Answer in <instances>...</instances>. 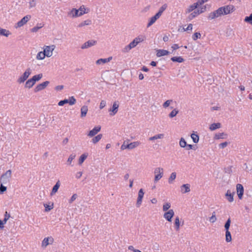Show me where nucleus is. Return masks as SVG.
Wrapping results in <instances>:
<instances>
[{
  "label": "nucleus",
  "mask_w": 252,
  "mask_h": 252,
  "mask_svg": "<svg viewBox=\"0 0 252 252\" xmlns=\"http://www.w3.org/2000/svg\"><path fill=\"white\" fill-rule=\"evenodd\" d=\"M235 10V7L233 5H227L219 7L216 10L210 12L207 18L209 20H212L223 15H226L232 13Z\"/></svg>",
  "instance_id": "1"
},
{
  "label": "nucleus",
  "mask_w": 252,
  "mask_h": 252,
  "mask_svg": "<svg viewBox=\"0 0 252 252\" xmlns=\"http://www.w3.org/2000/svg\"><path fill=\"white\" fill-rule=\"evenodd\" d=\"M146 36L144 35H139L135 37L128 45L126 46L122 50L123 53H127L131 49L135 47L139 43L146 40Z\"/></svg>",
  "instance_id": "2"
},
{
  "label": "nucleus",
  "mask_w": 252,
  "mask_h": 252,
  "mask_svg": "<svg viewBox=\"0 0 252 252\" xmlns=\"http://www.w3.org/2000/svg\"><path fill=\"white\" fill-rule=\"evenodd\" d=\"M163 168L161 167H156L154 169V174H155V178H154V182H158L160 179H161L163 176Z\"/></svg>",
  "instance_id": "3"
},
{
  "label": "nucleus",
  "mask_w": 252,
  "mask_h": 252,
  "mask_svg": "<svg viewBox=\"0 0 252 252\" xmlns=\"http://www.w3.org/2000/svg\"><path fill=\"white\" fill-rule=\"evenodd\" d=\"M56 48V45L54 44L50 45H45L43 47V51L44 52V54L47 57L50 58L53 55V52Z\"/></svg>",
  "instance_id": "4"
},
{
  "label": "nucleus",
  "mask_w": 252,
  "mask_h": 252,
  "mask_svg": "<svg viewBox=\"0 0 252 252\" xmlns=\"http://www.w3.org/2000/svg\"><path fill=\"white\" fill-rule=\"evenodd\" d=\"M32 73V70L30 68H28L26 69L24 73L19 77L17 82L19 84L24 83L29 77Z\"/></svg>",
  "instance_id": "5"
},
{
  "label": "nucleus",
  "mask_w": 252,
  "mask_h": 252,
  "mask_svg": "<svg viewBox=\"0 0 252 252\" xmlns=\"http://www.w3.org/2000/svg\"><path fill=\"white\" fill-rule=\"evenodd\" d=\"M120 103L118 101H115L113 102L112 107H111L109 110L108 112H109V115L111 116H114L116 115L118 111V108L119 107Z\"/></svg>",
  "instance_id": "6"
},
{
  "label": "nucleus",
  "mask_w": 252,
  "mask_h": 252,
  "mask_svg": "<svg viewBox=\"0 0 252 252\" xmlns=\"http://www.w3.org/2000/svg\"><path fill=\"white\" fill-rule=\"evenodd\" d=\"M54 242V239L52 236H49L43 239L41 243V247L45 248L49 245H52Z\"/></svg>",
  "instance_id": "7"
},
{
  "label": "nucleus",
  "mask_w": 252,
  "mask_h": 252,
  "mask_svg": "<svg viewBox=\"0 0 252 252\" xmlns=\"http://www.w3.org/2000/svg\"><path fill=\"white\" fill-rule=\"evenodd\" d=\"M31 15H27L24 16L20 21L16 24V28H20L26 24L31 18Z\"/></svg>",
  "instance_id": "8"
},
{
  "label": "nucleus",
  "mask_w": 252,
  "mask_h": 252,
  "mask_svg": "<svg viewBox=\"0 0 252 252\" xmlns=\"http://www.w3.org/2000/svg\"><path fill=\"white\" fill-rule=\"evenodd\" d=\"M144 194V192L143 189H140L138 192V197L136 203L137 207H139L141 206Z\"/></svg>",
  "instance_id": "9"
},
{
  "label": "nucleus",
  "mask_w": 252,
  "mask_h": 252,
  "mask_svg": "<svg viewBox=\"0 0 252 252\" xmlns=\"http://www.w3.org/2000/svg\"><path fill=\"white\" fill-rule=\"evenodd\" d=\"M174 215V212L173 210L170 209L168 211L165 212L163 214L164 218L168 221L171 222L172 219Z\"/></svg>",
  "instance_id": "10"
},
{
  "label": "nucleus",
  "mask_w": 252,
  "mask_h": 252,
  "mask_svg": "<svg viewBox=\"0 0 252 252\" xmlns=\"http://www.w3.org/2000/svg\"><path fill=\"white\" fill-rule=\"evenodd\" d=\"M236 190L239 199H242L244 191L243 186L240 184H237Z\"/></svg>",
  "instance_id": "11"
},
{
  "label": "nucleus",
  "mask_w": 252,
  "mask_h": 252,
  "mask_svg": "<svg viewBox=\"0 0 252 252\" xmlns=\"http://www.w3.org/2000/svg\"><path fill=\"white\" fill-rule=\"evenodd\" d=\"M49 84V81H45L37 85L34 89V92L36 93L44 90Z\"/></svg>",
  "instance_id": "12"
},
{
  "label": "nucleus",
  "mask_w": 252,
  "mask_h": 252,
  "mask_svg": "<svg viewBox=\"0 0 252 252\" xmlns=\"http://www.w3.org/2000/svg\"><path fill=\"white\" fill-rule=\"evenodd\" d=\"M101 130V126H95L92 130H90L87 134L89 137H93L98 133Z\"/></svg>",
  "instance_id": "13"
},
{
  "label": "nucleus",
  "mask_w": 252,
  "mask_h": 252,
  "mask_svg": "<svg viewBox=\"0 0 252 252\" xmlns=\"http://www.w3.org/2000/svg\"><path fill=\"white\" fill-rule=\"evenodd\" d=\"M96 41L94 40H90L85 42L83 44H82L81 48L82 49H87L88 48L94 46L96 44Z\"/></svg>",
  "instance_id": "14"
},
{
  "label": "nucleus",
  "mask_w": 252,
  "mask_h": 252,
  "mask_svg": "<svg viewBox=\"0 0 252 252\" xmlns=\"http://www.w3.org/2000/svg\"><path fill=\"white\" fill-rule=\"evenodd\" d=\"M68 15L72 18L80 17L79 10L76 8H72L68 13Z\"/></svg>",
  "instance_id": "15"
},
{
  "label": "nucleus",
  "mask_w": 252,
  "mask_h": 252,
  "mask_svg": "<svg viewBox=\"0 0 252 252\" xmlns=\"http://www.w3.org/2000/svg\"><path fill=\"white\" fill-rule=\"evenodd\" d=\"M11 173H12V172H11V170H7L4 174H3V175H1L0 179L1 180L3 179L4 181H8L9 179L11 177Z\"/></svg>",
  "instance_id": "16"
},
{
  "label": "nucleus",
  "mask_w": 252,
  "mask_h": 252,
  "mask_svg": "<svg viewBox=\"0 0 252 252\" xmlns=\"http://www.w3.org/2000/svg\"><path fill=\"white\" fill-rule=\"evenodd\" d=\"M190 191V185L189 184H184L181 187V192L182 193H188Z\"/></svg>",
  "instance_id": "17"
},
{
  "label": "nucleus",
  "mask_w": 252,
  "mask_h": 252,
  "mask_svg": "<svg viewBox=\"0 0 252 252\" xmlns=\"http://www.w3.org/2000/svg\"><path fill=\"white\" fill-rule=\"evenodd\" d=\"M112 57H110L108 58H105V59H100L97 60L96 61V63L98 65H99L101 64H104V63L109 62L110 61L112 60Z\"/></svg>",
  "instance_id": "18"
},
{
  "label": "nucleus",
  "mask_w": 252,
  "mask_h": 252,
  "mask_svg": "<svg viewBox=\"0 0 252 252\" xmlns=\"http://www.w3.org/2000/svg\"><path fill=\"white\" fill-rule=\"evenodd\" d=\"M234 194V192L231 193L230 190H227L226 193H225V196L227 200L229 202H232L233 201V196Z\"/></svg>",
  "instance_id": "19"
},
{
  "label": "nucleus",
  "mask_w": 252,
  "mask_h": 252,
  "mask_svg": "<svg viewBox=\"0 0 252 252\" xmlns=\"http://www.w3.org/2000/svg\"><path fill=\"white\" fill-rule=\"evenodd\" d=\"M61 186V183L60 181H58L55 185L53 187L52 190L50 193V195L53 196L54 195L58 190L60 187Z\"/></svg>",
  "instance_id": "20"
},
{
  "label": "nucleus",
  "mask_w": 252,
  "mask_h": 252,
  "mask_svg": "<svg viewBox=\"0 0 252 252\" xmlns=\"http://www.w3.org/2000/svg\"><path fill=\"white\" fill-rule=\"evenodd\" d=\"M169 52L166 50L159 49L157 51V56L158 57L167 55Z\"/></svg>",
  "instance_id": "21"
},
{
  "label": "nucleus",
  "mask_w": 252,
  "mask_h": 252,
  "mask_svg": "<svg viewBox=\"0 0 252 252\" xmlns=\"http://www.w3.org/2000/svg\"><path fill=\"white\" fill-rule=\"evenodd\" d=\"M159 17H160L158 15H157V14L155 16L152 17L150 19L149 22L147 24V27L148 28L151 26Z\"/></svg>",
  "instance_id": "22"
},
{
  "label": "nucleus",
  "mask_w": 252,
  "mask_h": 252,
  "mask_svg": "<svg viewBox=\"0 0 252 252\" xmlns=\"http://www.w3.org/2000/svg\"><path fill=\"white\" fill-rule=\"evenodd\" d=\"M227 137V134L224 132L218 133H216L214 136L215 139H225Z\"/></svg>",
  "instance_id": "23"
},
{
  "label": "nucleus",
  "mask_w": 252,
  "mask_h": 252,
  "mask_svg": "<svg viewBox=\"0 0 252 252\" xmlns=\"http://www.w3.org/2000/svg\"><path fill=\"white\" fill-rule=\"evenodd\" d=\"M91 24H92L91 20L87 19V20L82 21V22L79 23L77 27L79 28H82L86 26H89V25H91Z\"/></svg>",
  "instance_id": "24"
},
{
  "label": "nucleus",
  "mask_w": 252,
  "mask_h": 252,
  "mask_svg": "<svg viewBox=\"0 0 252 252\" xmlns=\"http://www.w3.org/2000/svg\"><path fill=\"white\" fill-rule=\"evenodd\" d=\"M164 137V134L163 133H159L157 135H155L152 137H151L149 138V140L150 141H154L157 139H163Z\"/></svg>",
  "instance_id": "25"
},
{
  "label": "nucleus",
  "mask_w": 252,
  "mask_h": 252,
  "mask_svg": "<svg viewBox=\"0 0 252 252\" xmlns=\"http://www.w3.org/2000/svg\"><path fill=\"white\" fill-rule=\"evenodd\" d=\"M203 12V10H197L194 11L193 12L191 13L189 16V20H192L194 18H195L197 15L200 14V13Z\"/></svg>",
  "instance_id": "26"
},
{
  "label": "nucleus",
  "mask_w": 252,
  "mask_h": 252,
  "mask_svg": "<svg viewBox=\"0 0 252 252\" xmlns=\"http://www.w3.org/2000/svg\"><path fill=\"white\" fill-rule=\"evenodd\" d=\"M200 4L198 3V1L193 4L190 5L189 8L187 9V12L189 13L196 9Z\"/></svg>",
  "instance_id": "27"
},
{
  "label": "nucleus",
  "mask_w": 252,
  "mask_h": 252,
  "mask_svg": "<svg viewBox=\"0 0 252 252\" xmlns=\"http://www.w3.org/2000/svg\"><path fill=\"white\" fill-rule=\"evenodd\" d=\"M141 145V142L139 141H134L128 144L129 149L132 150L136 148Z\"/></svg>",
  "instance_id": "28"
},
{
  "label": "nucleus",
  "mask_w": 252,
  "mask_h": 252,
  "mask_svg": "<svg viewBox=\"0 0 252 252\" xmlns=\"http://www.w3.org/2000/svg\"><path fill=\"white\" fill-rule=\"evenodd\" d=\"M78 10H79L80 16H82L84 14L88 13L89 12V9L85 8L84 5L81 6Z\"/></svg>",
  "instance_id": "29"
},
{
  "label": "nucleus",
  "mask_w": 252,
  "mask_h": 252,
  "mask_svg": "<svg viewBox=\"0 0 252 252\" xmlns=\"http://www.w3.org/2000/svg\"><path fill=\"white\" fill-rule=\"evenodd\" d=\"M174 226L176 231H178L180 227V221L179 217H176L174 221Z\"/></svg>",
  "instance_id": "30"
},
{
  "label": "nucleus",
  "mask_w": 252,
  "mask_h": 252,
  "mask_svg": "<svg viewBox=\"0 0 252 252\" xmlns=\"http://www.w3.org/2000/svg\"><path fill=\"white\" fill-rule=\"evenodd\" d=\"M221 127V124L220 123H213L210 126L209 129L213 131Z\"/></svg>",
  "instance_id": "31"
},
{
  "label": "nucleus",
  "mask_w": 252,
  "mask_h": 252,
  "mask_svg": "<svg viewBox=\"0 0 252 252\" xmlns=\"http://www.w3.org/2000/svg\"><path fill=\"white\" fill-rule=\"evenodd\" d=\"M10 34H11L10 32L6 29H4L2 28H0V35L4 36L5 37H8Z\"/></svg>",
  "instance_id": "32"
},
{
  "label": "nucleus",
  "mask_w": 252,
  "mask_h": 252,
  "mask_svg": "<svg viewBox=\"0 0 252 252\" xmlns=\"http://www.w3.org/2000/svg\"><path fill=\"white\" fill-rule=\"evenodd\" d=\"M102 134H99L97 135H96L95 137L93 138V139H92V142L93 144H95L100 140V139L102 138Z\"/></svg>",
  "instance_id": "33"
},
{
  "label": "nucleus",
  "mask_w": 252,
  "mask_h": 252,
  "mask_svg": "<svg viewBox=\"0 0 252 252\" xmlns=\"http://www.w3.org/2000/svg\"><path fill=\"white\" fill-rule=\"evenodd\" d=\"M44 54L45 53H44V51L39 52L36 55V59L37 60H44L45 58V57H46V56Z\"/></svg>",
  "instance_id": "34"
},
{
  "label": "nucleus",
  "mask_w": 252,
  "mask_h": 252,
  "mask_svg": "<svg viewBox=\"0 0 252 252\" xmlns=\"http://www.w3.org/2000/svg\"><path fill=\"white\" fill-rule=\"evenodd\" d=\"M88 107L87 106H83L81 108V117L82 118L86 116L88 112Z\"/></svg>",
  "instance_id": "35"
},
{
  "label": "nucleus",
  "mask_w": 252,
  "mask_h": 252,
  "mask_svg": "<svg viewBox=\"0 0 252 252\" xmlns=\"http://www.w3.org/2000/svg\"><path fill=\"white\" fill-rule=\"evenodd\" d=\"M34 84L35 83L34 82L33 80L31 78L26 81L25 83V88L30 89L32 88Z\"/></svg>",
  "instance_id": "36"
},
{
  "label": "nucleus",
  "mask_w": 252,
  "mask_h": 252,
  "mask_svg": "<svg viewBox=\"0 0 252 252\" xmlns=\"http://www.w3.org/2000/svg\"><path fill=\"white\" fill-rule=\"evenodd\" d=\"M225 231V241L227 242H230L232 241V238L229 230L226 229Z\"/></svg>",
  "instance_id": "37"
},
{
  "label": "nucleus",
  "mask_w": 252,
  "mask_h": 252,
  "mask_svg": "<svg viewBox=\"0 0 252 252\" xmlns=\"http://www.w3.org/2000/svg\"><path fill=\"white\" fill-rule=\"evenodd\" d=\"M88 157V154L85 153L82 154L80 157L79 158V160H78V164L79 165H81L83 163L84 160L87 158Z\"/></svg>",
  "instance_id": "38"
},
{
  "label": "nucleus",
  "mask_w": 252,
  "mask_h": 252,
  "mask_svg": "<svg viewBox=\"0 0 252 252\" xmlns=\"http://www.w3.org/2000/svg\"><path fill=\"white\" fill-rule=\"evenodd\" d=\"M209 221L212 223H215L217 221V218L216 217V212L215 211L212 212V216L209 218Z\"/></svg>",
  "instance_id": "39"
},
{
  "label": "nucleus",
  "mask_w": 252,
  "mask_h": 252,
  "mask_svg": "<svg viewBox=\"0 0 252 252\" xmlns=\"http://www.w3.org/2000/svg\"><path fill=\"white\" fill-rule=\"evenodd\" d=\"M171 61L174 62L183 63L184 59L181 57H173L171 59Z\"/></svg>",
  "instance_id": "40"
},
{
  "label": "nucleus",
  "mask_w": 252,
  "mask_h": 252,
  "mask_svg": "<svg viewBox=\"0 0 252 252\" xmlns=\"http://www.w3.org/2000/svg\"><path fill=\"white\" fill-rule=\"evenodd\" d=\"M167 5L166 4H164L159 8L158 12L157 13V15L160 17L163 12L167 8Z\"/></svg>",
  "instance_id": "41"
},
{
  "label": "nucleus",
  "mask_w": 252,
  "mask_h": 252,
  "mask_svg": "<svg viewBox=\"0 0 252 252\" xmlns=\"http://www.w3.org/2000/svg\"><path fill=\"white\" fill-rule=\"evenodd\" d=\"M179 113V111L175 108L168 115L170 118H173L175 117Z\"/></svg>",
  "instance_id": "42"
},
{
  "label": "nucleus",
  "mask_w": 252,
  "mask_h": 252,
  "mask_svg": "<svg viewBox=\"0 0 252 252\" xmlns=\"http://www.w3.org/2000/svg\"><path fill=\"white\" fill-rule=\"evenodd\" d=\"M176 172H172L168 178V183L169 184H172L174 180L176 179Z\"/></svg>",
  "instance_id": "43"
},
{
  "label": "nucleus",
  "mask_w": 252,
  "mask_h": 252,
  "mask_svg": "<svg viewBox=\"0 0 252 252\" xmlns=\"http://www.w3.org/2000/svg\"><path fill=\"white\" fill-rule=\"evenodd\" d=\"M190 136L194 143H197L198 142L199 138L198 134L193 133Z\"/></svg>",
  "instance_id": "44"
},
{
  "label": "nucleus",
  "mask_w": 252,
  "mask_h": 252,
  "mask_svg": "<svg viewBox=\"0 0 252 252\" xmlns=\"http://www.w3.org/2000/svg\"><path fill=\"white\" fill-rule=\"evenodd\" d=\"M42 76H43L42 74L40 73V74H37V75H34L32 78V80H33L34 82L35 83V82L36 81H38L39 80H40L42 78Z\"/></svg>",
  "instance_id": "45"
},
{
  "label": "nucleus",
  "mask_w": 252,
  "mask_h": 252,
  "mask_svg": "<svg viewBox=\"0 0 252 252\" xmlns=\"http://www.w3.org/2000/svg\"><path fill=\"white\" fill-rule=\"evenodd\" d=\"M179 145L182 148H185L186 147V146H187V143L184 138L182 137L180 139Z\"/></svg>",
  "instance_id": "46"
},
{
  "label": "nucleus",
  "mask_w": 252,
  "mask_h": 252,
  "mask_svg": "<svg viewBox=\"0 0 252 252\" xmlns=\"http://www.w3.org/2000/svg\"><path fill=\"white\" fill-rule=\"evenodd\" d=\"M76 155L75 154H71L67 160V163L68 165H71V163L72 160L75 158Z\"/></svg>",
  "instance_id": "47"
},
{
  "label": "nucleus",
  "mask_w": 252,
  "mask_h": 252,
  "mask_svg": "<svg viewBox=\"0 0 252 252\" xmlns=\"http://www.w3.org/2000/svg\"><path fill=\"white\" fill-rule=\"evenodd\" d=\"M171 207V204L169 202L165 203L162 207V210L164 212H167Z\"/></svg>",
  "instance_id": "48"
},
{
  "label": "nucleus",
  "mask_w": 252,
  "mask_h": 252,
  "mask_svg": "<svg viewBox=\"0 0 252 252\" xmlns=\"http://www.w3.org/2000/svg\"><path fill=\"white\" fill-rule=\"evenodd\" d=\"M230 223H231V219H230V218H229L227 219V220H226V221L225 222L224 225L225 230H226V229L229 230Z\"/></svg>",
  "instance_id": "49"
},
{
  "label": "nucleus",
  "mask_w": 252,
  "mask_h": 252,
  "mask_svg": "<svg viewBox=\"0 0 252 252\" xmlns=\"http://www.w3.org/2000/svg\"><path fill=\"white\" fill-rule=\"evenodd\" d=\"M173 102V100L172 99H168L165 101L163 104L162 106L164 108H167Z\"/></svg>",
  "instance_id": "50"
},
{
  "label": "nucleus",
  "mask_w": 252,
  "mask_h": 252,
  "mask_svg": "<svg viewBox=\"0 0 252 252\" xmlns=\"http://www.w3.org/2000/svg\"><path fill=\"white\" fill-rule=\"evenodd\" d=\"M76 102V99L73 96H71L68 99V103L69 105H72L74 104Z\"/></svg>",
  "instance_id": "51"
},
{
  "label": "nucleus",
  "mask_w": 252,
  "mask_h": 252,
  "mask_svg": "<svg viewBox=\"0 0 252 252\" xmlns=\"http://www.w3.org/2000/svg\"><path fill=\"white\" fill-rule=\"evenodd\" d=\"M44 206L45 207V212H48L53 208V203H52L51 205H48L46 204H44Z\"/></svg>",
  "instance_id": "52"
},
{
  "label": "nucleus",
  "mask_w": 252,
  "mask_h": 252,
  "mask_svg": "<svg viewBox=\"0 0 252 252\" xmlns=\"http://www.w3.org/2000/svg\"><path fill=\"white\" fill-rule=\"evenodd\" d=\"M200 37H201V34L199 32H195L192 35V39L194 40H196L198 38H200Z\"/></svg>",
  "instance_id": "53"
},
{
  "label": "nucleus",
  "mask_w": 252,
  "mask_h": 252,
  "mask_svg": "<svg viewBox=\"0 0 252 252\" xmlns=\"http://www.w3.org/2000/svg\"><path fill=\"white\" fill-rule=\"evenodd\" d=\"M42 27V25H41V24H40V26L34 27L33 28H32L31 30L32 32H36L38 31L39 29H40Z\"/></svg>",
  "instance_id": "54"
},
{
  "label": "nucleus",
  "mask_w": 252,
  "mask_h": 252,
  "mask_svg": "<svg viewBox=\"0 0 252 252\" xmlns=\"http://www.w3.org/2000/svg\"><path fill=\"white\" fill-rule=\"evenodd\" d=\"M244 21L247 23H250L252 21V13L250 14L249 16H247L244 19Z\"/></svg>",
  "instance_id": "55"
},
{
  "label": "nucleus",
  "mask_w": 252,
  "mask_h": 252,
  "mask_svg": "<svg viewBox=\"0 0 252 252\" xmlns=\"http://www.w3.org/2000/svg\"><path fill=\"white\" fill-rule=\"evenodd\" d=\"M67 103H68V99H65L64 100L60 101L58 103V105L61 106Z\"/></svg>",
  "instance_id": "56"
},
{
  "label": "nucleus",
  "mask_w": 252,
  "mask_h": 252,
  "mask_svg": "<svg viewBox=\"0 0 252 252\" xmlns=\"http://www.w3.org/2000/svg\"><path fill=\"white\" fill-rule=\"evenodd\" d=\"M78 195L77 194L75 193L73 194L71 196V198L69 200V203H72L77 197Z\"/></svg>",
  "instance_id": "57"
},
{
  "label": "nucleus",
  "mask_w": 252,
  "mask_h": 252,
  "mask_svg": "<svg viewBox=\"0 0 252 252\" xmlns=\"http://www.w3.org/2000/svg\"><path fill=\"white\" fill-rule=\"evenodd\" d=\"M128 250L129 251H131L133 252H140V250L134 249L133 246H129L128 247Z\"/></svg>",
  "instance_id": "58"
},
{
  "label": "nucleus",
  "mask_w": 252,
  "mask_h": 252,
  "mask_svg": "<svg viewBox=\"0 0 252 252\" xmlns=\"http://www.w3.org/2000/svg\"><path fill=\"white\" fill-rule=\"evenodd\" d=\"M227 142H224L219 144V146L220 148L223 149L228 145Z\"/></svg>",
  "instance_id": "59"
},
{
  "label": "nucleus",
  "mask_w": 252,
  "mask_h": 252,
  "mask_svg": "<svg viewBox=\"0 0 252 252\" xmlns=\"http://www.w3.org/2000/svg\"><path fill=\"white\" fill-rule=\"evenodd\" d=\"M106 105V101L104 100H102L100 103L99 108L100 109H103Z\"/></svg>",
  "instance_id": "60"
},
{
  "label": "nucleus",
  "mask_w": 252,
  "mask_h": 252,
  "mask_svg": "<svg viewBox=\"0 0 252 252\" xmlns=\"http://www.w3.org/2000/svg\"><path fill=\"white\" fill-rule=\"evenodd\" d=\"M30 4V8L35 7L36 5V3L35 2L34 0H32V1L29 2Z\"/></svg>",
  "instance_id": "61"
},
{
  "label": "nucleus",
  "mask_w": 252,
  "mask_h": 252,
  "mask_svg": "<svg viewBox=\"0 0 252 252\" xmlns=\"http://www.w3.org/2000/svg\"><path fill=\"white\" fill-rule=\"evenodd\" d=\"M121 150H125V149H129V147H128V144L126 145V144H125V142H124V143H123V144L121 146Z\"/></svg>",
  "instance_id": "62"
},
{
  "label": "nucleus",
  "mask_w": 252,
  "mask_h": 252,
  "mask_svg": "<svg viewBox=\"0 0 252 252\" xmlns=\"http://www.w3.org/2000/svg\"><path fill=\"white\" fill-rule=\"evenodd\" d=\"M6 190V187L5 186H3L2 184L0 185V192H3Z\"/></svg>",
  "instance_id": "63"
},
{
  "label": "nucleus",
  "mask_w": 252,
  "mask_h": 252,
  "mask_svg": "<svg viewBox=\"0 0 252 252\" xmlns=\"http://www.w3.org/2000/svg\"><path fill=\"white\" fill-rule=\"evenodd\" d=\"M82 172L81 171H79V172H78L76 173V174H75V177L77 179H79L81 178V177L82 176Z\"/></svg>",
  "instance_id": "64"
}]
</instances>
